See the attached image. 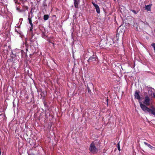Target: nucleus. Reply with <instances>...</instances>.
Masks as SVG:
<instances>
[{
  "label": "nucleus",
  "instance_id": "obj_1",
  "mask_svg": "<svg viewBox=\"0 0 155 155\" xmlns=\"http://www.w3.org/2000/svg\"><path fill=\"white\" fill-rule=\"evenodd\" d=\"M150 99L148 95L145 96L142 103L140 101H139L140 107L145 113H149L150 115H153L155 116V107H152L151 108L147 106L150 105Z\"/></svg>",
  "mask_w": 155,
  "mask_h": 155
},
{
  "label": "nucleus",
  "instance_id": "obj_2",
  "mask_svg": "<svg viewBox=\"0 0 155 155\" xmlns=\"http://www.w3.org/2000/svg\"><path fill=\"white\" fill-rule=\"evenodd\" d=\"M99 141H93L90 145L89 150L90 152L93 154H96L98 151L97 147H100Z\"/></svg>",
  "mask_w": 155,
  "mask_h": 155
},
{
  "label": "nucleus",
  "instance_id": "obj_3",
  "mask_svg": "<svg viewBox=\"0 0 155 155\" xmlns=\"http://www.w3.org/2000/svg\"><path fill=\"white\" fill-rule=\"evenodd\" d=\"M98 59L97 56L95 54H93L90 57L88 60L87 62L89 63L92 62L95 63L96 62H98Z\"/></svg>",
  "mask_w": 155,
  "mask_h": 155
},
{
  "label": "nucleus",
  "instance_id": "obj_4",
  "mask_svg": "<svg viewBox=\"0 0 155 155\" xmlns=\"http://www.w3.org/2000/svg\"><path fill=\"white\" fill-rule=\"evenodd\" d=\"M135 99H137L139 101H140V95L139 92L137 90L135 91V94H134Z\"/></svg>",
  "mask_w": 155,
  "mask_h": 155
},
{
  "label": "nucleus",
  "instance_id": "obj_5",
  "mask_svg": "<svg viewBox=\"0 0 155 155\" xmlns=\"http://www.w3.org/2000/svg\"><path fill=\"white\" fill-rule=\"evenodd\" d=\"M119 34L120 33H119L117 32L116 34V37H114V38H112V40L113 41V44H114L116 40H117V41H118L119 40Z\"/></svg>",
  "mask_w": 155,
  "mask_h": 155
},
{
  "label": "nucleus",
  "instance_id": "obj_6",
  "mask_svg": "<svg viewBox=\"0 0 155 155\" xmlns=\"http://www.w3.org/2000/svg\"><path fill=\"white\" fill-rule=\"evenodd\" d=\"M89 85H87V88L88 91L89 93H90L91 91L90 90V88H93V84L92 83H89Z\"/></svg>",
  "mask_w": 155,
  "mask_h": 155
},
{
  "label": "nucleus",
  "instance_id": "obj_7",
  "mask_svg": "<svg viewBox=\"0 0 155 155\" xmlns=\"http://www.w3.org/2000/svg\"><path fill=\"white\" fill-rule=\"evenodd\" d=\"M29 17L28 18V20L29 21V24L31 25V27L30 28V30L31 31L32 30V28H33V24L32 23V20L31 19V18H30L29 17Z\"/></svg>",
  "mask_w": 155,
  "mask_h": 155
},
{
  "label": "nucleus",
  "instance_id": "obj_8",
  "mask_svg": "<svg viewBox=\"0 0 155 155\" xmlns=\"http://www.w3.org/2000/svg\"><path fill=\"white\" fill-rule=\"evenodd\" d=\"M144 143L145 145L147 146L148 147L150 148L153 150L154 149H155V147H153L151 145L148 143H147L144 142Z\"/></svg>",
  "mask_w": 155,
  "mask_h": 155
},
{
  "label": "nucleus",
  "instance_id": "obj_9",
  "mask_svg": "<svg viewBox=\"0 0 155 155\" xmlns=\"http://www.w3.org/2000/svg\"><path fill=\"white\" fill-rule=\"evenodd\" d=\"M149 91V94L150 95H152L153 93V91L154 90V89L152 87H150L148 89Z\"/></svg>",
  "mask_w": 155,
  "mask_h": 155
},
{
  "label": "nucleus",
  "instance_id": "obj_10",
  "mask_svg": "<svg viewBox=\"0 0 155 155\" xmlns=\"http://www.w3.org/2000/svg\"><path fill=\"white\" fill-rule=\"evenodd\" d=\"M152 4L149 5H145V10H150L151 7L152 6Z\"/></svg>",
  "mask_w": 155,
  "mask_h": 155
},
{
  "label": "nucleus",
  "instance_id": "obj_11",
  "mask_svg": "<svg viewBox=\"0 0 155 155\" xmlns=\"http://www.w3.org/2000/svg\"><path fill=\"white\" fill-rule=\"evenodd\" d=\"M124 32V29H122V30H121L120 28H118L117 30V32H118V33H122V34H123Z\"/></svg>",
  "mask_w": 155,
  "mask_h": 155
},
{
  "label": "nucleus",
  "instance_id": "obj_12",
  "mask_svg": "<svg viewBox=\"0 0 155 155\" xmlns=\"http://www.w3.org/2000/svg\"><path fill=\"white\" fill-rule=\"evenodd\" d=\"M92 4L94 7L95 8L96 10H99V7L96 4L92 2Z\"/></svg>",
  "mask_w": 155,
  "mask_h": 155
},
{
  "label": "nucleus",
  "instance_id": "obj_13",
  "mask_svg": "<svg viewBox=\"0 0 155 155\" xmlns=\"http://www.w3.org/2000/svg\"><path fill=\"white\" fill-rule=\"evenodd\" d=\"M49 18V15H45L44 16V19L45 20H47Z\"/></svg>",
  "mask_w": 155,
  "mask_h": 155
},
{
  "label": "nucleus",
  "instance_id": "obj_14",
  "mask_svg": "<svg viewBox=\"0 0 155 155\" xmlns=\"http://www.w3.org/2000/svg\"><path fill=\"white\" fill-rule=\"evenodd\" d=\"M74 4L75 7L76 8L78 7V2L77 0H74Z\"/></svg>",
  "mask_w": 155,
  "mask_h": 155
},
{
  "label": "nucleus",
  "instance_id": "obj_15",
  "mask_svg": "<svg viewBox=\"0 0 155 155\" xmlns=\"http://www.w3.org/2000/svg\"><path fill=\"white\" fill-rule=\"evenodd\" d=\"M43 6L44 7V6H46V7H45L44 9H46L48 8V6L47 5V4L45 2H44L43 4Z\"/></svg>",
  "mask_w": 155,
  "mask_h": 155
},
{
  "label": "nucleus",
  "instance_id": "obj_16",
  "mask_svg": "<svg viewBox=\"0 0 155 155\" xmlns=\"http://www.w3.org/2000/svg\"><path fill=\"white\" fill-rule=\"evenodd\" d=\"M117 148L118 150H119V151H120V142H119V143L117 144Z\"/></svg>",
  "mask_w": 155,
  "mask_h": 155
},
{
  "label": "nucleus",
  "instance_id": "obj_17",
  "mask_svg": "<svg viewBox=\"0 0 155 155\" xmlns=\"http://www.w3.org/2000/svg\"><path fill=\"white\" fill-rule=\"evenodd\" d=\"M133 13H134L135 14H137L138 12V10H131Z\"/></svg>",
  "mask_w": 155,
  "mask_h": 155
},
{
  "label": "nucleus",
  "instance_id": "obj_18",
  "mask_svg": "<svg viewBox=\"0 0 155 155\" xmlns=\"http://www.w3.org/2000/svg\"><path fill=\"white\" fill-rule=\"evenodd\" d=\"M141 21V22H142V23H144L145 25H149V24L146 21H145L144 22H143V21Z\"/></svg>",
  "mask_w": 155,
  "mask_h": 155
},
{
  "label": "nucleus",
  "instance_id": "obj_19",
  "mask_svg": "<svg viewBox=\"0 0 155 155\" xmlns=\"http://www.w3.org/2000/svg\"><path fill=\"white\" fill-rule=\"evenodd\" d=\"M151 45L152 46V47L153 48L154 50L155 49V43H153L151 44Z\"/></svg>",
  "mask_w": 155,
  "mask_h": 155
},
{
  "label": "nucleus",
  "instance_id": "obj_20",
  "mask_svg": "<svg viewBox=\"0 0 155 155\" xmlns=\"http://www.w3.org/2000/svg\"><path fill=\"white\" fill-rule=\"evenodd\" d=\"M106 101L107 102V106H108V97H107V99L106 100Z\"/></svg>",
  "mask_w": 155,
  "mask_h": 155
},
{
  "label": "nucleus",
  "instance_id": "obj_21",
  "mask_svg": "<svg viewBox=\"0 0 155 155\" xmlns=\"http://www.w3.org/2000/svg\"><path fill=\"white\" fill-rule=\"evenodd\" d=\"M96 11H97V12L98 14H99L100 12V10H96Z\"/></svg>",
  "mask_w": 155,
  "mask_h": 155
},
{
  "label": "nucleus",
  "instance_id": "obj_22",
  "mask_svg": "<svg viewBox=\"0 0 155 155\" xmlns=\"http://www.w3.org/2000/svg\"><path fill=\"white\" fill-rule=\"evenodd\" d=\"M153 97H155V92H154V93L153 92Z\"/></svg>",
  "mask_w": 155,
  "mask_h": 155
},
{
  "label": "nucleus",
  "instance_id": "obj_23",
  "mask_svg": "<svg viewBox=\"0 0 155 155\" xmlns=\"http://www.w3.org/2000/svg\"><path fill=\"white\" fill-rule=\"evenodd\" d=\"M106 10H104V13H105V15H107V14H106Z\"/></svg>",
  "mask_w": 155,
  "mask_h": 155
},
{
  "label": "nucleus",
  "instance_id": "obj_24",
  "mask_svg": "<svg viewBox=\"0 0 155 155\" xmlns=\"http://www.w3.org/2000/svg\"><path fill=\"white\" fill-rule=\"evenodd\" d=\"M14 0L15 1V3H16L17 1V0Z\"/></svg>",
  "mask_w": 155,
  "mask_h": 155
},
{
  "label": "nucleus",
  "instance_id": "obj_25",
  "mask_svg": "<svg viewBox=\"0 0 155 155\" xmlns=\"http://www.w3.org/2000/svg\"><path fill=\"white\" fill-rule=\"evenodd\" d=\"M28 155H34L33 154H28Z\"/></svg>",
  "mask_w": 155,
  "mask_h": 155
},
{
  "label": "nucleus",
  "instance_id": "obj_26",
  "mask_svg": "<svg viewBox=\"0 0 155 155\" xmlns=\"http://www.w3.org/2000/svg\"><path fill=\"white\" fill-rule=\"evenodd\" d=\"M17 10H19V9L18 8H17Z\"/></svg>",
  "mask_w": 155,
  "mask_h": 155
},
{
  "label": "nucleus",
  "instance_id": "obj_27",
  "mask_svg": "<svg viewBox=\"0 0 155 155\" xmlns=\"http://www.w3.org/2000/svg\"><path fill=\"white\" fill-rule=\"evenodd\" d=\"M30 12L31 13V14L32 13V10H31Z\"/></svg>",
  "mask_w": 155,
  "mask_h": 155
},
{
  "label": "nucleus",
  "instance_id": "obj_28",
  "mask_svg": "<svg viewBox=\"0 0 155 155\" xmlns=\"http://www.w3.org/2000/svg\"><path fill=\"white\" fill-rule=\"evenodd\" d=\"M120 12L122 13V10H120Z\"/></svg>",
  "mask_w": 155,
  "mask_h": 155
},
{
  "label": "nucleus",
  "instance_id": "obj_29",
  "mask_svg": "<svg viewBox=\"0 0 155 155\" xmlns=\"http://www.w3.org/2000/svg\"><path fill=\"white\" fill-rule=\"evenodd\" d=\"M147 11H149V12H150V11H151V10H147Z\"/></svg>",
  "mask_w": 155,
  "mask_h": 155
},
{
  "label": "nucleus",
  "instance_id": "obj_30",
  "mask_svg": "<svg viewBox=\"0 0 155 155\" xmlns=\"http://www.w3.org/2000/svg\"><path fill=\"white\" fill-rule=\"evenodd\" d=\"M45 7H46V6H44V8Z\"/></svg>",
  "mask_w": 155,
  "mask_h": 155
},
{
  "label": "nucleus",
  "instance_id": "obj_31",
  "mask_svg": "<svg viewBox=\"0 0 155 155\" xmlns=\"http://www.w3.org/2000/svg\"><path fill=\"white\" fill-rule=\"evenodd\" d=\"M114 1H115V0H114Z\"/></svg>",
  "mask_w": 155,
  "mask_h": 155
}]
</instances>
